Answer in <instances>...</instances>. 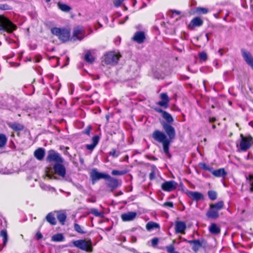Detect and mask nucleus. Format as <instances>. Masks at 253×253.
Here are the masks:
<instances>
[{"label":"nucleus","instance_id":"nucleus-1","mask_svg":"<svg viewBox=\"0 0 253 253\" xmlns=\"http://www.w3.org/2000/svg\"><path fill=\"white\" fill-rule=\"evenodd\" d=\"M72 246L88 253L91 252L92 251V242L90 240H86L85 239H81L73 241L68 245H65L64 247H71Z\"/></svg>","mask_w":253,"mask_h":253},{"label":"nucleus","instance_id":"nucleus-2","mask_svg":"<svg viewBox=\"0 0 253 253\" xmlns=\"http://www.w3.org/2000/svg\"><path fill=\"white\" fill-rule=\"evenodd\" d=\"M51 32L63 42L69 41L70 39V31L68 29L54 27L51 29Z\"/></svg>","mask_w":253,"mask_h":253},{"label":"nucleus","instance_id":"nucleus-3","mask_svg":"<svg viewBox=\"0 0 253 253\" xmlns=\"http://www.w3.org/2000/svg\"><path fill=\"white\" fill-rule=\"evenodd\" d=\"M16 26L3 15H0V31L11 33L16 29Z\"/></svg>","mask_w":253,"mask_h":253},{"label":"nucleus","instance_id":"nucleus-4","mask_svg":"<svg viewBox=\"0 0 253 253\" xmlns=\"http://www.w3.org/2000/svg\"><path fill=\"white\" fill-rule=\"evenodd\" d=\"M121 55L114 51H110L103 56V62L106 64H116L118 63Z\"/></svg>","mask_w":253,"mask_h":253},{"label":"nucleus","instance_id":"nucleus-5","mask_svg":"<svg viewBox=\"0 0 253 253\" xmlns=\"http://www.w3.org/2000/svg\"><path fill=\"white\" fill-rule=\"evenodd\" d=\"M89 175L92 184H94L97 181L100 179H105L106 178L110 177V175L99 172L96 169H92L90 172Z\"/></svg>","mask_w":253,"mask_h":253},{"label":"nucleus","instance_id":"nucleus-6","mask_svg":"<svg viewBox=\"0 0 253 253\" xmlns=\"http://www.w3.org/2000/svg\"><path fill=\"white\" fill-rule=\"evenodd\" d=\"M177 185L173 180L167 181L162 184L161 188L164 191L171 192L176 189Z\"/></svg>","mask_w":253,"mask_h":253},{"label":"nucleus","instance_id":"nucleus-7","mask_svg":"<svg viewBox=\"0 0 253 253\" xmlns=\"http://www.w3.org/2000/svg\"><path fill=\"white\" fill-rule=\"evenodd\" d=\"M163 127L168 135L169 140L173 139L175 137L174 128L170 124L164 123L162 124Z\"/></svg>","mask_w":253,"mask_h":253},{"label":"nucleus","instance_id":"nucleus-8","mask_svg":"<svg viewBox=\"0 0 253 253\" xmlns=\"http://www.w3.org/2000/svg\"><path fill=\"white\" fill-rule=\"evenodd\" d=\"M152 136L155 140L159 142H169L167 140V135L165 133L159 130H155Z\"/></svg>","mask_w":253,"mask_h":253},{"label":"nucleus","instance_id":"nucleus-9","mask_svg":"<svg viewBox=\"0 0 253 253\" xmlns=\"http://www.w3.org/2000/svg\"><path fill=\"white\" fill-rule=\"evenodd\" d=\"M84 30L82 26H78L74 28L72 38L74 41H82L84 38Z\"/></svg>","mask_w":253,"mask_h":253},{"label":"nucleus","instance_id":"nucleus-10","mask_svg":"<svg viewBox=\"0 0 253 253\" xmlns=\"http://www.w3.org/2000/svg\"><path fill=\"white\" fill-rule=\"evenodd\" d=\"M241 52L244 60L253 70V57L251 53L244 49H242L241 50Z\"/></svg>","mask_w":253,"mask_h":253},{"label":"nucleus","instance_id":"nucleus-11","mask_svg":"<svg viewBox=\"0 0 253 253\" xmlns=\"http://www.w3.org/2000/svg\"><path fill=\"white\" fill-rule=\"evenodd\" d=\"M46 160L48 162H56L58 163H62L63 162V159L60 157V155L57 153H55L53 151H50L48 153L47 158Z\"/></svg>","mask_w":253,"mask_h":253},{"label":"nucleus","instance_id":"nucleus-12","mask_svg":"<svg viewBox=\"0 0 253 253\" xmlns=\"http://www.w3.org/2000/svg\"><path fill=\"white\" fill-rule=\"evenodd\" d=\"M207 246L208 244L206 240L204 239L196 240L193 245L192 249L195 253H197L200 248H205Z\"/></svg>","mask_w":253,"mask_h":253},{"label":"nucleus","instance_id":"nucleus-13","mask_svg":"<svg viewBox=\"0 0 253 253\" xmlns=\"http://www.w3.org/2000/svg\"><path fill=\"white\" fill-rule=\"evenodd\" d=\"M54 172L57 175L64 177L66 174V169L65 167L59 163H56L53 166Z\"/></svg>","mask_w":253,"mask_h":253},{"label":"nucleus","instance_id":"nucleus-14","mask_svg":"<svg viewBox=\"0 0 253 253\" xmlns=\"http://www.w3.org/2000/svg\"><path fill=\"white\" fill-rule=\"evenodd\" d=\"M187 195L194 201H199L204 199V195L200 192L197 191H188Z\"/></svg>","mask_w":253,"mask_h":253},{"label":"nucleus","instance_id":"nucleus-15","mask_svg":"<svg viewBox=\"0 0 253 253\" xmlns=\"http://www.w3.org/2000/svg\"><path fill=\"white\" fill-rule=\"evenodd\" d=\"M145 39V33L143 31L136 32L132 38L133 41L139 44L144 42Z\"/></svg>","mask_w":253,"mask_h":253},{"label":"nucleus","instance_id":"nucleus-16","mask_svg":"<svg viewBox=\"0 0 253 253\" xmlns=\"http://www.w3.org/2000/svg\"><path fill=\"white\" fill-rule=\"evenodd\" d=\"M105 179H108L106 184L110 188V192H113L118 187L119 183L117 179L111 177L110 176L109 178H106Z\"/></svg>","mask_w":253,"mask_h":253},{"label":"nucleus","instance_id":"nucleus-17","mask_svg":"<svg viewBox=\"0 0 253 253\" xmlns=\"http://www.w3.org/2000/svg\"><path fill=\"white\" fill-rule=\"evenodd\" d=\"M160 98L161 101L157 103L158 105L163 107L165 108H167L168 107L169 103V98L166 93H162L160 94Z\"/></svg>","mask_w":253,"mask_h":253},{"label":"nucleus","instance_id":"nucleus-18","mask_svg":"<svg viewBox=\"0 0 253 253\" xmlns=\"http://www.w3.org/2000/svg\"><path fill=\"white\" fill-rule=\"evenodd\" d=\"M135 212H127L121 215V218L123 221H130L133 220L136 216Z\"/></svg>","mask_w":253,"mask_h":253},{"label":"nucleus","instance_id":"nucleus-19","mask_svg":"<svg viewBox=\"0 0 253 253\" xmlns=\"http://www.w3.org/2000/svg\"><path fill=\"white\" fill-rule=\"evenodd\" d=\"M206 216L209 218L217 219L219 217V211L210 206V208L206 213Z\"/></svg>","mask_w":253,"mask_h":253},{"label":"nucleus","instance_id":"nucleus-20","mask_svg":"<svg viewBox=\"0 0 253 253\" xmlns=\"http://www.w3.org/2000/svg\"><path fill=\"white\" fill-rule=\"evenodd\" d=\"M186 228V224L183 221H176L175 230L176 233H184Z\"/></svg>","mask_w":253,"mask_h":253},{"label":"nucleus","instance_id":"nucleus-21","mask_svg":"<svg viewBox=\"0 0 253 253\" xmlns=\"http://www.w3.org/2000/svg\"><path fill=\"white\" fill-rule=\"evenodd\" d=\"M203 24V21L202 19L199 17H196L194 18L190 22L189 27L191 29H193L196 27H200Z\"/></svg>","mask_w":253,"mask_h":253},{"label":"nucleus","instance_id":"nucleus-22","mask_svg":"<svg viewBox=\"0 0 253 253\" xmlns=\"http://www.w3.org/2000/svg\"><path fill=\"white\" fill-rule=\"evenodd\" d=\"M211 172L215 177H222L223 178L227 175V172L225 171V169L223 168H220L216 170L212 169L211 171Z\"/></svg>","mask_w":253,"mask_h":253},{"label":"nucleus","instance_id":"nucleus-23","mask_svg":"<svg viewBox=\"0 0 253 253\" xmlns=\"http://www.w3.org/2000/svg\"><path fill=\"white\" fill-rule=\"evenodd\" d=\"M45 155L44 149L39 148L37 149L34 152V156L39 161H41L43 159Z\"/></svg>","mask_w":253,"mask_h":253},{"label":"nucleus","instance_id":"nucleus-24","mask_svg":"<svg viewBox=\"0 0 253 253\" xmlns=\"http://www.w3.org/2000/svg\"><path fill=\"white\" fill-rule=\"evenodd\" d=\"M45 219L50 224L55 225L56 224V220L55 217V212H50L45 217Z\"/></svg>","mask_w":253,"mask_h":253},{"label":"nucleus","instance_id":"nucleus-25","mask_svg":"<svg viewBox=\"0 0 253 253\" xmlns=\"http://www.w3.org/2000/svg\"><path fill=\"white\" fill-rule=\"evenodd\" d=\"M210 232L214 235H217L220 233V228L215 223H211L209 227Z\"/></svg>","mask_w":253,"mask_h":253},{"label":"nucleus","instance_id":"nucleus-26","mask_svg":"<svg viewBox=\"0 0 253 253\" xmlns=\"http://www.w3.org/2000/svg\"><path fill=\"white\" fill-rule=\"evenodd\" d=\"M251 146L252 143H237V147L239 152L246 151Z\"/></svg>","mask_w":253,"mask_h":253},{"label":"nucleus","instance_id":"nucleus-27","mask_svg":"<svg viewBox=\"0 0 253 253\" xmlns=\"http://www.w3.org/2000/svg\"><path fill=\"white\" fill-rule=\"evenodd\" d=\"M65 237L62 233H57L51 237V241L55 242H60L64 241Z\"/></svg>","mask_w":253,"mask_h":253},{"label":"nucleus","instance_id":"nucleus-28","mask_svg":"<svg viewBox=\"0 0 253 253\" xmlns=\"http://www.w3.org/2000/svg\"><path fill=\"white\" fill-rule=\"evenodd\" d=\"M9 126L14 130L20 131L22 130L24 127V126L20 123L14 122L11 124Z\"/></svg>","mask_w":253,"mask_h":253},{"label":"nucleus","instance_id":"nucleus-29","mask_svg":"<svg viewBox=\"0 0 253 253\" xmlns=\"http://www.w3.org/2000/svg\"><path fill=\"white\" fill-rule=\"evenodd\" d=\"M84 60L87 63H92L94 61V57L91 55L90 50H87L84 57Z\"/></svg>","mask_w":253,"mask_h":253},{"label":"nucleus","instance_id":"nucleus-30","mask_svg":"<svg viewBox=\"0 0 253 253\" xmlns=\"http://www.w3.org/2000/svg\"><path fill=\"white\" fill-rule=\"evenodd\" d=\"M58 8L62 11L68 12L71 10V7L68 5L62 3L60 2L57 3Z\"/></svg>","mask_w":253,"mask_h":253},{"label":"nucleus","instance_id":"nucleus-31","mask_svg":"<svg viewBox=\"0 0 253 253\" xmlns=\"http://www.w3.org/2000/svg\"><path fill=\"white\" fill-rule=\"evenodd\" d=\"M146 228L147 230L151 231L154 228H160V225L158 223L150 221L147 223Z\"/></svg>","mask_w":253,"mask_h":253},{"label":"nucleus","instance_id":"nucleus-32","mask_svg":"<svg viewBox=\"0 0 253 253\" xmlns=\"http://www.w3.org/2000/svg\"><path fill=\"white\" fill-rule=\"evenodd\" d=\"M212 208H214L217 211H219L223 209L224 207V202L222 201H219L214 204H211L210 205Z\"/></svg>","mask_w":253,"mask_h":253},{"label":"nucleus","instance_id":"nucleus-33","mask_svg":"<svg viewBox=\"0 0 253 253\" xmlns=\"http://www.w3.org/2000/svg\"><path fill=\"white\" fill-rule=\"evenodd\" d=\"M0 235L2 238L4 246H5L8 241V234L6 229H2L0 232Z\"/></svg>","mask_w":253,"mask_h":253},{"label":"nucleus","instance_id":"nucleus-34","mask_svg":"<svg viewBox=\"0 0 253 253\" xmlns=\"http://www.w3.org/2000/svg\"><path fill=\"white\" fill-rule=\"evenodd\" d=\"M57 218L62 225H64L66 219V215L64 213L59 212L57 214Z\"/></svg>","mask_w":253,"mask_h":253},{"label":"nucleus","instance_id":"nucleus-35","mask_svg":"<svg viewBox=\"0 0 253 253\" xmlns=\"http://www.w3.org/2000/svg\"><path fill=\"white\" fill-rule=\"evenodd\" d=\"M162 117L167 122V124H171L173 122V119L171 115L167 112L164 114Z\"/></svg>","mask_w":253,"mask_h":253},{"label":"nucleus","instance_id":"nucleus-36","mask_svg":"<svg viewBox=\"0 0 253 253\" xmlns=\"http://www.w3.org/2000/svg\"><path fill=\"white\" fill-rule=\"evenodd\" d=\"M75 230L80 234H85L86 231H84L83 227L78 223H75L74 225Z\"/></svg>","mask_w":253,"mask_h":253},{"label":"nucleus","instance_id":"nucleus-37","mask_svg":"<svg viewBox=\"0 0 253 253\" xmlns=\"http://www.w3.org/2000/svg\"><path fill=\"white\" fill-rule=\"evenodd\" d=\"M208 195L210 199H211L212 201L215 200L217 198V193L214 191H209L208 192Z\"/></svg>","mask_w":253,"mask_h":253},{"label":"nucleus","instance_id":"nucleus-38","mask_svg":"<svg viewBox=\"0 0 253 253\" xmlns=\"http://www.w3.org/2000/svg\"><path fill=\"white\" fill-rule=\"evenodd\" d=\"M90 213L96 217H101L103 216L102 212L98 211V210L95 208H92L90 210Z\"/></svg>","mask_w":253,"mask_h":253},{"label":"nucleus","instance_id":"nucleus-39","mask_svg":"<svg viewBox=\"0 0 253 253\" xmlns=\"http://www.w3.org/2000/svg\"><path fill=\"white\" fill-rule=\"evenodd\" d=\"M196 12L200 14H206L209 12V10L205 7H198L196 8Z\"/></svg>","mask_w":253,"mask_h":253},{"label":"nucleus","instance_id":"nucleus-40","mask_svg":"<svg viewBox=\"0 0 253 253\" xmlns=\"http://www.w3.org/2000/svg\"><path fill=\"white\" fill-rule=\"evenodd\" d=\"M127 172V170H113L112 171V174L113 175H122L126 174Z\"/></svg>","mask_w":253,"mask_h":253},{"label":"nucleus","instance_id":"nucleus-41","mask_svg":"<svg viewBox=\"0 0 253 253\" xmlns=\"http://www.w3.org/2000/svg\"><path fill=\"white\" fill-rule=\"evenodd\" d=\"M109 154L110 156H111L114 158H117L120 155V152L119 150H117L115 149H112Z\"/></svg>","mask_w":253,"mask_h":253},{"label":"nucleus","instance_id":"nucleus-42","mask_svg":"<svg viewBox=\"0 0 253 253\" xmlns=\"http://www.w3.org/2000/svg\"><path fill=\"white\" fill-rule=\"evenodd\" d=\"M246 179L250 185V190L253 192V175L250 174L248 176H246Z\"/></svg>","mask_w":253,"mask_h":253},{"label":"nucleus","instance_id":"nucleus-43","mask_svg":"<svg viewBox=\"0 0 253 253\" xmlns=\"http://www.w3.org/2000/svg\"><path fill=\"white\" fill-rule=\"evenodd\" d=\"M242 141L241 142H251L253 141V137L251 135L244 136L243 134H241Z\"/></svg>","mask_w":253,"mask_h":253},{"label":"nucleus","instance_id":"nucleus-44","mask_svg":"<svg viewBox=\"0 0 253 253\" xmlns=\"http://www.w3.org/2000/svg\"><path fill=\"white\" fill-rule=\"evenodd\" d=\"M163 152L169 157L170 156L169 153V147L170 143H163Z\"/></svg>","mask_w":253,"mask_h":253},{"label":"nucleus","instance_id":"nucleus-45","mask_svg":"<svg viewBox=\"0 0 253 253\" xmlns=\"http://www.w3.org/2000/svg\"><path fill=\"white\" fill-rule=\"evenodd\" d=\"M166 248L168 253H179L178 252L175 251L174 247L172 244L167 246Z\"/></svg>","mask_w":253,"mask_h":253},{"label":"nucleus","instance_id":"nucleus-46","mask_svg":"<svg viewBox=\"0 0 253 253\" xmlns=\"http://www.w3.org/2000/svg\"><path fill=\"white\" fill-rule=\"evenodd\" d=\"M92 126L90 125H88L86 127L83 131L82 133L84 134L89 136L90 132L92 130Z\"/></svg>","mask_w":253,"mask_h":253},{"label":"nucleus","instance_id":"nucleus-47","mask_svg":"<svg viewBox=\"0 0 253 253\" xmlns=\"http://www.w3.org/2000/svg\"><path fill=\"white\" fill-rule=\"evenodd\" d=\"M11 7L7 4H0V9L2 10H10Z\"/></svg>","mask_w":253,"mask_h":253},{"label":"nucleus","instance_id":"nucleus-48","mask_svg":"<svg viewBox=\"0 0 253 253\" xmlns=\"http://www.w3.org/2000/svg\"><path fill=\"white\" fill-rule=\"evenodd\" d=\"M199 58L203 61H205L207 59V53L205 52H202L199 53Z\"/></svg>","mask_w":253,"mask_h":253},{"label":"nucleus","instance_id":"nucleus-49","mask_svg":"<svg viewBox=\"0 0 253 253\" xmlns=\"http://www.w3.org/2000/svg\"><path fill=\"white\" fill-rule=\"evenodd\" d=\"M40 187L43 190H50L52 188L50 186H48L43 183L40 184Z\"/></svg>","mask_w":253,"mask_h":253},{"label":"nucleus","instance_id":"nucleus-50","mask_svg":"<svg viewBox=\"0 0 253 253\" xmlns=\"http://www.w3.org/2000/svg\"><path fill=\"white\" fill-rule=\"evenodd\" d=\"M162 206L166 208H173V204L172 202H166L164 203Z\"/></svg>","mask_w":253,"mask_h":253},{"label":"nucleus","instance_id":"nucleus-51","mask_svg":"<svg viewBox=\"0 0 253 253\" xmlns=\"http://www.w3.org/2000/svg\"><path fill=\"white\" fill-rule=\"evenodd\" d=\"M159 242V239L158 238H154L151 240V244L153 247L156 246Z\"/></svg>","mask_w":253,"mask_h":253},{"label":"nucleus","instance_id":"nucleus-52","mask_svg":"<svg viewBox=\"0 0 253 253\" xmlns=\"http://www.w3.org/2000/svg\"><path fill=\"white\" fill-rule=\"evenodd\" d=\"M200 167L205 169V170H209L211 172V169L208 167L207 165L205 164V163H201L200 164Z\"/></svg>","mask_w":253,"mask_h":253},{"label":"nucleus","instance_id":"nucleus-53","mask_svg":"<svg viewBox=\"0 0 253 253\" xmlns=\"http://www.w3.org/2000/svg\"><path fill=\"white\" fill-rule=\"evenodd\" d=\"M97 143H91L86 145V148L88 150H92L96 146Z\"/></svg>","mask_w":253,"mask_h":253},{"label":"nucleus","instance_id":"nucleus-54","mask_svg":"<svg viewBox=\"0 0 253 253\" xmlns=\"http://www.w3.org/2000/svg\"><path fill=\"white\" fill-rule=\"evenodd\" d=\"M124 0H115L114 4L117 7H119L121 5Z\"/></svg>","mask_w":253,"mask_h":253},{"label":"nucleus","instance_id":"nucleus-55","mask_svg":"<svg viewBox=\"0 0 253 253\" xmlns=\"http://www.w3.org/2000/svg\"><path fill=\"white\" fill-rule=\"evenodd\" d=\"M6 144H9L8 146L12 149H13L15 147L14 143H0V148H2Z\"/></svg>","mask_w":253,"mask_h":253},{"label":"nucleus","instance_id":"nucleus-56","mask_svg":"<svg viewBox=\"0 0 253 253\" xmlns=\"http://www.w3.org/2000/svg\"><path fill=\"white\" fill-rule=\"evenodd\" d=\"M7 140V138L4 134H0V142H6Z\"/></svg>","mask_w":253,"mask_h":253},{"label":"nucleus","instance_id":"nucleus-57","mask_svg":"<svg viewBox=\"0 0 253 253\" xmlns=\"http://www.w3.org/2000/svg\"><path fill=\"white\" fill-rule=\"evenodd\" d=\"M170 12L172 13L171 15V17H173L174 14L179 15L181 13L180 11L176 10H171Z\"/></svg>","mask_w":253,"mask_h":253},{"label":"nucleus","instance_id":"nucleus-58","mask_svg":"<svg viewBox=\"0 0 253 253\" xmlns=\"http://www.w3.org/2000/svg\"><path fill=\"white\" fill-rule=\"evenodd\" d=\"M92 142H98L99 141V136L97 135H95L93 136L92 138Z\"/></svg>","mask_w":253,"mask_h":253},{"label":"nucleus","instance_id":"nucleus-59","mask_svg":"<svg viewBox=\"0 0 253 253\" xmlns=\"http://www.w3.org/2000/svg\"><path fill=\"white\" fill-rule=\"evenodd\" d=\"M155 177V172L154 170H152L149 174V179L152 180H153Z\"/></svg>","mask_w":253,"mask_h":253},{"label":"nucleus","instance_id":"nucleus-60","mask_svg":"<svg viewBox=\"0 0 253 253\" xmlns=\"http://www.w3.org/2000/svg\"><path fill=\"white\" fill-rule=\"evenodd\" d=\"M155 111L158 113L162 114V116L164 115V114L166 112V111L162 110L161 108H157L155 109Z\"/></svg>","mask_w":253,"mask_h":253},{"label":"nucleus","instance_id":"nucleus-61","mask_svg":"<svg viewBox=\"0 0 253 253\" xmlns=\"http://www.w3.org/2000/svg\"><path fill=\"white\" fill-rule=\"evenodd\" d=\"M36 238L38 240H40L42 238V235L40 232H38L36 234Z\"/></svg>","mask_w":253,"mask_h":253},{"label":"nucleus","instance_id":"nucleus-62","mask_svg":"<svg viewBox=\"0 0 253 253\" xmlns=\"http://www.w3.org/2000/svg\"><path fill=\"white\" fill-rule=\"evenodd\" d=\"M196 240H185V241L187 242L188 243L190 244H192L193 245L194 242H195Z\"/></svg>","mask_w":253,"mask_h":253},{"label":"nucleus","instance_id":"nucleus-63","mask_svg":"<svg viewBox=\"0 0 253 253\" xmlns=\"http://www.w3.org/2000/svg\"><path fill=\"white\" fill-rule=\"evenodd\" d=\"M87 201L91 203H95L96 202V200L94 198H88L87 199Z\"/></svg>","mask_w":253,"mask_h":253},{"label":"nucleus","instance_id":"nucleus-64","mask_svg":"<svg viewBox=\"0 0 253 253\" xmlns=\"http://www.w3.org/2000/svg\"><path fill=\"white\" fill-rule=\"evenodd\" d=\"M223 49H219L218 51V52L220 54V56H222L223 54Z\"/></svg>","mask_w":253,"mask_h":253}]
</instances>
